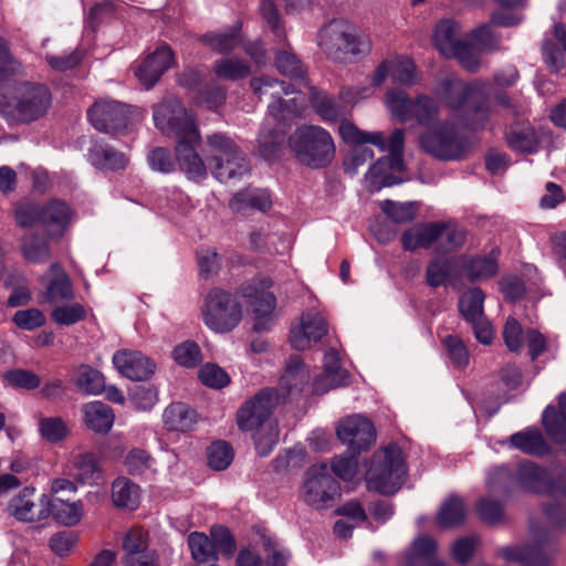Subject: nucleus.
Returning <instances> with one entry per match:
<instances>
[{
    "instance_id": "obj_62",
    "label": "nucleus",
    "mask_w": 566,
    "mask_h": 566,
    "mask_svg": "<svg viewBox=\"0 0 566 566\" xmlns=\"http://www.w3.org/2000/svg\"><path fill=\"white\" fill-rule=\"evenodd\" d=\"M210 537L218 554L221 553L228 558L233 556L237 551V542L229 527L224 525H212L210 528Z\"/></svg>"
},
{
    "instance_id": "obj_22",
    "label": "nucleus",
    "mask_w": 566,
    "mask_h": 566,
    "mask_svg": "<svg viewBox=\"0 0 566 566\" xmlns=\"http://www.w3.org/2000/svg\"><path fill=\"white\" fill-rule=\"evenodd\" d=\"M41 224L49 238L60 239L72 218L69 205L60 199H51L42 205Z\"/></svg>"
},
{
    "instance_id": "obj_4",
    "label": "nucleus",
    "mask_w": 566,
    "mask_h": 566,
    "mask_svg": "<svg viewBox=\"0 0 566 566\" xmlns=\"http://www.w3.org/2000/svg\"><path fill=\"white\" fill-rule=\"evenodd\" d=\"M317 43L327 56L339 62L360 59L371 51L369 36L342 19L324 25L318 32Z\"/></svg>"
},
{
    "instance_id": "obj_49",
    "label": "nucleus",
    "mask_w": 566,
    "mask_h": 566,
    "mask_svg": "<svg viewBox=\"0 0 566 566\" xmlns=\"http://www.w3.org/2000/svg\"><path fill=\"white\" fill-rule=\"evenodd\" d=\"M230 206L233 211L240 213H244L249 208L265 212L271 208L272 201L270 195L265 191L253 193L239 192L233 197Z\"/></svg>"
},
{
    "instance_id": "obj_39",
    "label": "nucleus",
    "mask_w": 566,
    "mask_h": 566,
    "mask_svg": "<svg viewBox=\"0 0 566 566\" xmlns=\"http://www.w3.org/2000/svg\"><path fill=\"white\" fill-rule=\"evenodd\" d=\"M491 492L510 495L518 489L517 469L514 471L506 464L494 468L486 480Z\"/></svg>"
},
{
    "instance_id": "obj_48",
    "label": "nucleus",
    "mask_w": 566,
    "mask_h": 566,
    "mask_svg": "<svg viewBox=\"0 0 566 566\" xmlns=\"http://www.w3.org/2000/svg\"><path fill=\"white\" fill-rule=\"evenodd\" d=\"M412 112L413 118L417 123L428 129L437 123L440 109L439 105L432 97L426 94H420L413 102Z\"/></svg>"
},
{
    "instance_id": "obj_54",
    "label": "nucleus",
    "mask_w": 566,
    "mask_h": 566,
    "mask_svg": "<svg viewBox=\"0 0 566 566\" xmlns=\"http://www.w3.org/2000/svg\"><path fill=\"white\" fill-rule=\"evenodd\" d=\"M381 211L395 223H410L416 218L415 202H396L386 199L380 203Z\"/></svg>"
},
{
    "instance_id": "obj_45",
    "label": "nucleus",
    "mask_w": 566,
    "mask_h": 566,
    "mask_svg": "<svg viewBox=\"0 0 566 566\" xmlns=\"http://www.w3.org/2000/svg\"><path fill=\"white\" fill-rule=\"evenodd\" d=\"M484 300L485 293L481 287L469 289L459 297V312L468 323L483 317Z\"/></svg>"
},
{
    "instance_id": "obj_61",
    "label": "nucleus",
    "mask_w": 566,
    "mask_h": 566,
    "mask_svg": "<svg viewBox=\"0 0 566 566\" xmlns=\"http://www.w3.org/2000/svg\"><path fill=\"white\" fill-rule=\"evenodd\" d=\"M155 463V459L144 449L134 448L132 449L124 461L126 471L130 475L140 476L147 471L151 470Z\"/></svg>"
},
{
    "instance_id": "obj_23",
    "label": "nucleus",
    "mask_w": 566,
    "mask_h": 566,
    "mask_svg": "<svg viewBox=\"0 0 566 566\" xmlns=\"http://www.w3.org/2000/svg\"><path fill=\"white\" fill-rule=\"evenodd\" d=\"M209 167L220 182L240 179L250 172V161L241 150L226 157H211Z\"/></svg>"
},
{
    "instance_id": "obj_50",
    "label": "nucleus",
    "mask_w": 566,
    "mask_h": 566,
    "mask_svg": "<svg viewBox=\"0 0 566 566\" xmlns=\"http://www.w3.org/2000/svg\"><path fill=\"white\" fill-rule=\"evenodd\" d=\"M386 102L394 116L401 123L413 118V102L409 95L400 88L390 90L386 94Z\"/></svg>"
},
{
    "instance_id": "obj_27",
    "label": "nucleus",
    "mask_w": 566,
    "mask_h": 566,
    "mask_svg": "<svg viewBox=\"0 0 566 566\" xmlns=\"http://www.w3.org/2000/svg\"><path fill=\"white\" fill-rule=\"evenodd\" d=\"M493 249L489 255L467 256L462 255V271L471 283L489 280L499 272V263Z\"/></svg>"
},
{
    "instance_id": "obj_63",
    "label": "nucleus",
    "mask_w": 566,
    "mask_h": 566,
    "mask_svg": "<svg viewBox=\"0 0 566 566\" xmlns=\"http://www.w3.org/2000/svg\"><path fill=\"white\" fill-rule=\"evenodd\" d=\"M3 381L12 388L32 390L40 386L41 378L31 370L15 368L3 374Z\"/></svg>"
},
{
    "instance_id": "obj_58",
    "label": "nucleus",
    "mask_w": 566,
    "mask_h": 566,
    "mask_svg": "<svg viewBox=\"0 0 566 566\" xmlns=\"http://www.w3.org/2000/svg\"><path fill=\"white\" fill-rule=\"evenodd\" d=\"M86 316V308L80 303L60 305L51 312V319L61 326L74 325L84 321Z\"/></svg>"
},
{
    "instance_id": "obj_46",
    "label": "nucleus",
    "mask_w": 566,
    "mask_h": 566,
    "mask_svg": "<svg viewBox=\"0 0 566 566\" xmlns=\"http://www.w3.org/2000/svg\"><path fill=\"white\" fill-rule=\"evenodd\" d=\"M458 23L452 19H444L437 23L433 32V42L442 55L450 54L462 40L457 39Z\"/></svg>"
},
{
    "instance_id": "obj_14",
    "label": "nucleus",
    "mask_w": 566,
    "mask_h": 566,
    "mask_svg": "<svg viewBox=\"0 0 566 566\" xmlns=\"http://www.w3.org/2000/svg\"><path fill=\"white\" fill-rule=\"evenodd\" d=\"M338 439L347 444V453L359 455L376 441L374 423L366 417L354 415L342 420L336 428Z\"/></svg>"
},
{
    "instance_id": "obj_20",
    "label": "nucleus",
    "mask_w": 566,
    "mask_h": 566,
    "mask_svg": "<svg viewBox=\"0 0 566 566\" xmlns=\"http://www.w3.org/2000/svg\"><path fill=\"white\" fill-rule=\"evenodd\" d=\"M250 86L253 90L255 94L261 96L263 92V86L274 88L279 87V90L271 93V95L274 97V101L269 104V114L279 123L286 120V115H284L285 111V99L281 96L283 95H290L292 93L298 92L301 88H296L295 84L293 83H286L284 81H279L276 78L271 77H253L250 82Z\"/></svg>"
},
{
    "instance_id": "obj_10",
    "label": "nucleus",
    "mask_w": 566,
    "mask_h": 566,
    "mask_svg": "<svg viewBox=\"0 0 566 566\" xmlns=\"http://www.w3.org/2000/svg\"><path fill=\"white\" fill-rule=\"evenodd\" d=\"M11 98L14 125L30 124L43 117L52 105L51 90L43 83L22 82Z\"/></svg>"
},
{
    "instance_id": "obj_29",
    "label": "nucleus",
    "mask_w": 566,
    "mask_h": 566,
    "mask_svg": "<svg viewBox=\"0 0 566 566\" xmlns=\"http://www.w3.org/2000/svg\"><path fill=\"white\" fill-rule=\"evenodd\" d=\"M310 90V102L315 113L326 123H337L345 117V108L336 99L315 86H306Z\"/></svg>"
},
{
    "instance_id": "obj_37",
    "label": "nucleus",
    "mask_w": 566,
    "mask_h": 566,
    "mask_svg": "<svg viewBox=\"0 0 566 566\" xmlns=\"http://www.w3.org/2000/svg\"><path fill=\"white\" fill-rule=\"evenodd\" d=\"M458 262L453 256H434L426 269V282L431 287L446 285L454 275Z\"/></svg>"
},
{
    "instance_id": "obj_51",
    "label": "nucleus",
    "mask_w": 566,
    "mask_h": 566,
    "mask_svg": "<svg viewBox=\"0 0 566 566\" xmlns=\"http://www.w3.org/2000/svg\"><path fill=\"white\" fill-rule=\"evenodd\" d=\"M258 142L259 155L268 161L279 159L285 148V136L276 130H270L268 133L262 132Z\"/></svg>"
},
{
    "instance_id": "obj_8",
    "label": "nucleus",
    "mask_w": 566,
    "mask_h": 566,
    "mask_svg": "<svg viewBox=\"0 0 566 566\" xmlns=\"http://www.w3.org/2000/svg\"><path fill=\"white\" fill-rule=\"evenodd\" d=\"M201 312L206 326L221 334L233 331L242 319V306L237 295L221 287L208 292Z\"/></svg>"
},
{
    "instance_id": "obj_24",
    "label": "nucleus",
    "mask_w": 566,
    "mask_h": 566,
    "mask_svg": "<svg viewBox=\"0 0 566 566\" xmlns=\"http://www.w3.org/2000/svg\"><path fill=\"white\" fill-rule=\"evenodd\" d=\"M509 444L512 449L528 455L543 458L552 453L551 446L545 440L539 429L535 427H527L524 430L511 434Z\"/></svg>"
},
{
    "instance_id": "obj_59",
    "label": "nucleus",
    "mask_w": 566,
    "mask_h": 566,
    "mask_svg": "<svg viewBox=\"0 0 566 566\" xmlns=\"http://www.w3.org/2000/svg\"><path fill=\"white\" fill-rule=\"evenodd\" d=\"M39 431L50 443H59L69 434L66 422L61 417H44L39 421Z\"/></svg>"
},
{
    "instance_id": "obj_33",
    "label": "nucleus",
    "mask_w": 566,
    "mask_h": 566,
    "mask_svg": "<svg viewBox=\"0 0 566 566\" xmlns=\"http://www.w3.org/2000/svg\"><path fill=\"white\" fill-rule=\"evenodd\" d=\"M163 421L169 431L188 432L197 423V412L184 402H175L165 409Z\"/></svg>"
},
{
    "instance_id": "obj_34",
    "label": "nucleus",
    "mask_w": 566,
    "mask_h": 566,
    "mask_svg": "<svg viewBox=\"0 0 566 566\" xmlns=\"http://www.w3.org/2000/svg\"><path fill=\"white\" fill-rule=\"evenodd\" d=\"M83 413L84 422L90 430L101 434L111 431L115 417L112 408L106 403L102 401L86 403Z\"/></svg>"
},
{
    "instance_id": "obj_47",
    "label": "nucleus",
    "mask_w": 566,
    "mask_h": 566,
    "mask_svg": "<svg viewBox=\"0 0 566 566\" xmlns=\"http://www.w3.org/2000/svg\"><path fill=\"white\" fill-rule=\"evenodd\" d=\"M74 478L82 484H93L101 479V469L91 452L80 453L73 461Z\"/></svg>"
},
{
    "instance_id": "obj_55",
    "label": "nucleus",
    "mask_w": 566,
    "mask_h": 566,
    "mask_svg": "<svg viewBox=\"0 0 566 566\" xmlns=\"http://www.w3.org/2000/svg\"><path fill=\"white\" fill-rule=\"evenodd\" d=\"M208 465L214 471L226 470L233 461V449L227 441L212 442L207 450Z\"/></svg>"
},
{
    "instance_id": "obj_19",
    "label": "nucleus",
    "mask_w": 566,
    "mask_h": 566,
    "mask_svg": "<svg viewBox=\"0 0 566 566\" xmlns=\"http://www.w3.org/2000/svg\"><path fill=\"white\" fill-rule=\"evenodd\" d=\"M446 230L447 223L443 221L418 223L402 232L400 238L402 249L410 252L418 249H430L442 238Z\"/></svg>"
},
{
    "instance_id": "obj_7",
    "label": "nucleus",
    "mask_w": 566,
    "mask_h": 566,
    "mask_svg": "<svg viewBox=\"0 0 566 566\" xmlns=\"http://www.w3.org/2000/svg\"><path fill=\"white\" fill-rule=\"evenodd\" d=\"M419 144L423 151L443 161L461 160L470 150L469 138L450 120H438L422 132Z\"/></svg>"
},
{
    "instance_id": "obj_18",
    "label": "nucleus",
    "mask_w": 566,
    "mask_h": 566,
    "mask_svg": "<svg viewBox=\"0 0 566 566\" xmlns=\"http://www.w3.org/2000/svg\"><path fill=\"white\" fill-rule=\"evenodd\" d=\"M113 364L120 375L135 381L149 379L156 370V364L136 350H117L113 356Z\"/></svg>"
},
{
    "instance_id": "obj_35",
    "label": "nucleus",
    "mask_w": 566,
    "mask_h": 566,
    "mask_svg": "<svg viewBox=\"0 0 566 566\" xmlns=\"http://www.w3.org/2000/svg\"><path fill=\"white\" fill-rule=\"evenodd\" d=\"M275 66L279 72L295 81L298 88L308 86L307 71L302 61L291 51L281 49L275 54Z\"/></svg>"
},
{
    "instance_id": "obj_38",
    "label": "nucleus",
    "mask_w": 566,
    "mask_h": 566,
    "mask_svg": "<svg viewBox=\"0 0 566 566\" xmlns=\"http://www.w3.org/2000/svg\"><path fill=\"white\" fill-rule=\"evenodd\" d=\"M35 488L24 486L19 494L12 497L9 502L8 510L12 516L21 522H39L43 518L38 517V512L34 511Z\"/></svg>"
},
{
    "instance_id": "obj_16",
    "label": "nucleus",
    "mask_w": 566,
    "mask_h": 566,
    "mask_svg": "<svg viewBox=\"0 0 566 566\" xmlns=\"http://www.w3.org/2000/svg\"><path fill=\"white\" fill-rule=\"evenodd\" d=\"M175 63V53L164 43L148 54L135 69V76L146 87H153Z\"/></svg>"
},
{
    "instance_id": "obj_40",
    "label": "nucleus",
    "mask_w": 566,
    "mask_h": 566,
    "mask_svg": "<svg viewBox=\"0 0 566 566\" xmlns=\"http://www.w3.org/2000/svg\"><path fill=\"white\" fill-rule=\"evenodd\" d=\"M350 375L346 369L339 367L338 363L326 364L324 373L313 381V394L324 395L329 389L348 385Z\"/></svg>"
},
{
    "instance_id": "obj_36",
    "label": "nucleus",
    "mask_w": 566,
    "mask_h": 566,
    "mask_svg": "<svg viewBox=\"0 0 566 566\" xmlns=\"http://www.w3.org/2000/svg\"><path fill=\"white\" fill-rule=\"evenodd\" d=\"M20 251L23 258L31 263H44L51 256L48 239L38 232H27L20 239Z\"/></svg>"
},
{
    "instance_id": "obj_41",
    "label": "nucleus",
    "mask_w": 566,
    "mask_h": 566,
    "mask_svg": "<svg viewBox=\"0 0 566 566\" xmlns=\"http://www.w3.org/2000/svg\"><path fill=\"white\" fill-rule=\"evenodd\" d=\"M465 504L459 495H450L440 506L437 523L441 528H452L461 525L465 520Z\"/></svg>"
},
{
    "instance_id": "obj_1",
    "label": "nucleus",
    "mask_w": 566,
    "mask_h": 566,
    "mask_svg": "<svg viewBox=\"0 0 566 566\" xmlns=\"http://www.w3.org/2000/svg\"><path fill=\"white\" fill-rule=\"evenodd\" d=\"M155 126L176 138V160L180 170L190 180L207 177L206 164L197 150L200 134L195 119L188 114L182 102L176 97L164 98L154 107Z\"/></svg>"
},
{
    "instance_id": "obj_56",
    "label": "nucleus",
    "mask_w": 566,
    "mask_h": 566,
    "mask_svg": "<svg viewBox=\"0 0 566 566\" xmlns=\"http://www.w3.org/2000/svg\"><path fill=\"white\" fill-rule=\"evenodd\" d=\"M470 38L484 52H496L502 49V36L493 31L490 23H483L473 29Z\"/></svg>"
},
{
    "instance_id": "obj_13",
    "label": "nucleus",
    "mask_w": 566,
    "mask_h": 566,
    "mask_svg": "<svg viewBox=\"0 0 566 566\" xmlns=\"http://www.w3.org/2000/svg\"><path fill=\"white\" fill-rule=\"evenodd\" d=\"M280 391L266 387L247 400L237 412V423L242 431H253L261 428L270 418L280 402H284Z\"/></svg>"
},
{
    "instance_id": "obj_3",
    "label": "nucleus",
    "mask_w": 566,
    "mask_h": 566,
    "mask_svg": "<svg viewBox=\"0 0 566 566\" xmlns=\"http://www.w3.org/2000/svg\"><path fill=\"white\" fill-rule=\"evenodd\" d=\"M434 94L446 107L458 114L467 129L476 132L483 129L488 124L490 102L478 83L447 76L437 83Z\"/></svg>"
},
{
    "instance_id": "obj_6",
    "label": "nucleus",
    "mask_w": 566,
    "mask_h": 566,
    "mask_svg": "<svg viewBox=\"0 0 566 566\" xmlns=\"http://www.w3.org/2000/svg\"><path fill=\"white\" fill-rule=\"evenodd\" d=\"M407 467L401 448L390 443L374 453L366 473L368 484L384 495L395 494L403 484Z\"/></svg>"
},
{
    "instance_id": "obj_11",
    "label": "nucleus",
    "mask_w": 566,
    "mask_h": 566,
    "mask_svg": "<svg viewBox=\"0 0 566 566\" xmlns=\"http://www.w3.org/2000/svg\"><path fill=\"white\" fill-rule=\"evenodd\" d=\"M270 279H253L242 283L237 294L249 301V306L254 314L253 331L268 332L273 325V313L276 307V297L269 291Z\"/></svg>"
},
{
    "instance_id": "obj_15",
    "label": "nucleus",
    "mask_w": 566,
    "mask_h": 566,
    "mask_svg": "<svg viewBox=\"0 0 566 566\" xmlns=\"http://www.w3.org/2000/svg\"><path fill=\"white\" fill-rule=\"evenodd\" d=\"M90 123L99 132L116 133L126 128L128 115L126 105L116 101H99L87 111Z\"/></svg>"
},
{
    "instance_id": "obj_60",
    "label": "nucleus",
    "mask_w": 566,
    "mask_h": 566,
    "mask_svg": "<svg viewBox=\"0 0 566 566\" xmlns=\"http://www.w3.org/2000/svg\"><path fill=\"white\" fill-rule=\"evenodd\" d=\"M172 358L179 366L195 368L202 360L201 349L196 342L186 340L174 348Z\"/></svg>"
},
{
    "instance_id": "obj_26",
    "label": "nucleus",
    "mask_w": 566,
    "mask_h": 566,
    "mask_svg": "<svg viewBox=\"0 0 566 566\" xmlns=\"http://www.w3.org/2000/svg\"><path fill=\"white\" fill-rule=\"evenodd\" d=\"M518 489L528 493L544 495L549 471L530 460L517 464Z\"/></svg>"
},
{
    "instance_id": "obj_52",
    "label": "nucleus",
    "mask_w": 566,
    "mask_h": 566,
    "mask_svg": "<svg viewBox=\"0 0 566 566\" xmlns=\"http://www.w3.org/2000/svg\"><path fill=\"white\" fill-rule=\"evenodd\" d=\"M213 72L217 77L227 81H238L250 75V65L239 59H221L214 62Z\"/></svg>"
},
{
    "instance_id": "obj_2",
    "label": "nucleus",
    "mask_w": 566,
    "mask_h": 566,
    "mask_svg": "<svg viewBox=\"0 0 566 566\" xmlns=\"http://www.w3.org/2000/svg\"><path fill=\"white\" fill-rule=\"evenodd\" d=\"M434 94L446 107L458 114L467 129L476 132L483 129L488 124L490 102L478 83L447 76L437 83Z\"/></svg>"
},
{
    "instance_id": "obj_42",
    "label": "nucleus",
    "mask_w": 566,
    "mask_h": 566,
    "mask_svg": "<svg viewBox=\"0 0 566 566\" xmlns=\"http://www.w3.org/2000/svg\"><path fill=\"white\" fill-rule=\"evenodd\" d=\"M112 500L115 506L134 511L139 504V486L119 476L112 484Z\"/></svg>"
},
{
    "instance_id": "obj_12",
    "label": "nucleus",
    "mask_w": 566,
    "mask_h": 566,
    "mask_svg": "<svg viewBox=\"0 0 566 566\" xmlns=\"http://www.w3.org/2000/svg\"><path fill=\"white\" fill-rule=\"evenodd\" d=\"M337 496H340V485L327 464H314L305 471L303 500L307 505L325 509Z\"/></svg>"
},
{
    "instance_id": "obj_21",
    "label": "nucleus",
    "mask_w": 566,
    "mask_h": 566,
    "mask_svg": "<svg viewBox=\"0 0 566 566\" xmlns=\"http://www.w3.org/2000/svg\"><path fill=\"white\" fill-rule=\"evenodd\" d=\"M547 437L558 446L566 444V390L557 396V405H547L542 413Z\"/></svg>"
},
{
    "instance_id": "obj_5",
    "label": "nucleus",
    "mask_w": 566,
    "mask_h": 566,
    "mask_svg": "<svg viewBox=\"0 0 566 566\" xmlns=\"http://www.w3.org/2000/svg\"><path fill=\"white\" fill-rule=\"evenodd\" d=\"M287 145L297 161L312 169L327 167L335 156V145L331 134L316 125L297 127L289 136Z\"/></svg>"
},
{
    "instance_id": "obj_28",
    "label": "nucleus",
    "mask_w": 566,
    "mask_h": 566,
    "mask_svg": "<svg viewBox=\"0 0 566 566\" xmlns=\"http://www.w3.org/2000/svg\"><path fill=\"white\" fill-rule=\"evenodd\" d=\"M49 271L53 274V277L49 280L45 287L44 296L46 302L52 304L73 301L75 297L73 283L61 264L57 262L52 263Z\"/></svg>"
},
{
    "instance_id": "obj_9",
    "label": "nucleus",
    "mask_w": 566,
    "mask_h": 566,
    "mask_svg": "<svg viewBox=\"0 0 566 566\" xmlns=\"http://www.w3.org/2000/svg\"><path fill=\"white\" fill-rule=\"evenodd\" d=\"M532 544L523 546H505L501 556L509 562H517L522 566H548L551 558L558 552L559 546L552 531L545 526H531Z\"/></svg>"
},
{
    "instance_id": "obj_57",
    "label": "nucleus",
    "mask_w": 566,
    "mask_h": 566,
    "mask_svg": "<svg viewBox=\"0 0 566 566\" xmlns=\"http://www.w3.org/2000/svg\"><path fill=\"white\" fill-rule=\"evenodd\" d=\"M129 401L137 410H150L158 400L155 386L149 384H135L128 389Z\"/></svg>"
},
{
    "instance_id": "obj_53",
    "label": "nucleus",
    "mask_w": 566,
    "mask_h": 566,
    "mask_svg": "<svg viewBox=\"0 0 566 566\" xmlns=\"http://www.w3.org/2000/svg\"><path fill=\"white\" fill-rule=\"evenodd\" d=\"M75 385L81 390L88 395H98L104 389V376L97 369L82 365L76 374Z\"/></svg>"
},
{
    "instance_id": "obj_17",
    "label": "nucleus",
    "mask_w": 566,
    "mask_h": 566,
    "mask_svg": "<svg viewBox=\"0 0 566 566\" xmlns=\"http://www.w3.org/2000/svg\"><path fill=\"white\" fill-rule=\"evenodd\" d=\"M40 506L38 517L46 518L52 515L56 522L66 526L76 525L83 514L82 502L72 497L50 499L43 494L40 499Z\"/></svg>"
},
{
    "instance_id": "obj_32",
    "label": "nucleus",
    "mask_w": 566,
    "mask_h": 566,
    "mask_svg": "<svg viewBox=\"0 0 566 566\" xmlns=\"http://www.w3.org/2000/svg\"><path fill=\"white\" fill-rule=\"evenodd\" d=\"M507 146L516 153L534 154L538 149V138L530 123L513 124L505 136Z\"/></svg>"
},
{
    "instance_id": "obj_43",
    "label": "nucleus",
    "mask_w": 566,
    "mask_h": 566,
    "mask_svg": "<svg viewBox=\"0 0 566 566\" xmlns=\"http://www.w3.org/2000/svg\"><path fill=\"white\" fill-rule=\"evenodd\" d=\"M338 133L344 143L353 145V147L360 144H373L379 149L385 148V137L381 133H367L360 130L352 122L345 119L340 120Z\"/></svg>"
},
{
    "instance_id": "obj_30",
    "label": "nucleus",
    "mask_w": 566,
    "mask_h": 566,
    "mask_svg": "<svg viewBox=\"0 0 566 566\" xmlns=\"http://www.w3.org/2000/svg\"><path fill=\"white\" fill-rule=\"evenodd\" d=\"M303 360L293 355L289 358L285 373L280 379L281 396L283 399L293 395H300L308 382L307 375L303 371Z\"/></svg>"
},
{
    "instance_id": "obj_64",
    "label": "nucleus",
    "mask_w": 566,
    "mask_h": 566,
    "mask_svg": "<svg viewBox=\"0 0 566 566\" xmlns=\"http://www.w3.org/2000/svg\"><path fill=\"white\" fill-rule=\"evenodd\" d=\"M476 514L480 520L489 525L500 523L504 518V509L500 501L481 497L475 504Z\"/></svg>"
},
{
    "instance_id": "obj_31",
    "label": "nucleus",
    "mask_w": 566,
    "mask_h": 566,
    "mask_svg": "<svg viewBox=\"0 0 566 566\" xmlns=\"http://www.w3.org/2000/svg\"><path fill=\"white\" fill-rule=\"evenodd\" d=\"M241 30V22H237L223 32H207L199 38V41L212 51L227 55L240 45L242 39Z\"/></svg>"
},
{
    "instance_id": "obj_25",
    "label": "nucleus",
    "mask_w": 566,
    "mask_h": 566,
    "mask_svg": "<svg viewBox=\"0 0 566 566\" xmlns=\"http://www.w3.org/2000/svg\"><path fill=\"white\" fill-rule=\"evenodd\" d=\"M87 160L98 169L120 170L126 167V157L123 153L103 140H93L87 150Z\"/></svg>"
},
{
    "instance_id": "obj_44",
    "label": "nucleus",
    "mask_w": 566,
    "mask_h": 566,
    "mask_svg": "<svg viewBox=\"0 0 566 566\" xmlns=\"http://www.w3.org/2000/svg\"><path fill=\"white\" fill-rule=\"evenodd\" d=\"M187 544L192 559L198 564L217 562L219 559L211 537L203 532H191L187 537Z\"/></svg>"
}]
</instances>
